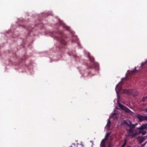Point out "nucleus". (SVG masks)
Wrapping results in <instances>:
<instances>
[{"mask_svg": "<svg viewBox=\"0 0 147 147\" xmlns=\"http://www.w3.org/2000/svg\"><path fill=\"white\" fill-rule=\"evenodd\" d=\"M100 146L101 147H106L105 141L104 140H102L100 144Z\"/></svg>", "mask_w": 147, "mask_h": 147, "instance_id": "6e6552de", "label": "nucleus"}, {"mask_svg": "<svg viewBox=\"0 0 147 147\" xmlns=\"http://www.w3.org/2000/svg\"><path fill=\"white\" fill-rule=\"evenodd\" d=\"M146 99V98H145V97H144L141 100L143 102H144L145 99Z\"/></svg>", "mask_w": 147, "mask_h": 147, "instance_id": "412c9836", "label": "nucleus"}, {"mask_svg": "<svg viewBox=\"0 0 147 147\" xmlns=\"http://www.w3.org/2000/svg\"><path fill=\"white\" fill-rule=\"evenodd\" d=\"M124 142L123 144L122 145L121 147H124V146L126 145L127 143V139H125L124 140Z\"/></svg>", "mask_w": 147, "mask_h": 147, "instance_id": "ddd939ff", "label": "nucleus"}, {"mask_svg": "<svg viewBox=\"0 0 147 147\" xmlns=\"http://www.w3.org/2000/svg\"><path fill=\"white\" fill-rule=\"evenodd\" d=\"M121 87H122L121 86V85H120V84L117 85V86H116V88H118L119 90H121Z\"/></svg>", "mask_w": 147, "mask_h": 147, "instance_id": "2eb2a0df", "label": "nucleus"}, {"mask_svg": "<svg viewBox=\"0 0 147 147\" xmlns=\"http://www.w3.org/2000/svg\"><path fill=\"white\" fill-rule=\"evenodd\" d=\"M142 118V120H143V121H147V116H143Z\"/></svg>", "mask_w": 147, "mask_h": 147, "instance_id": "4468645a", "label": "nucleus"}, {"mask_svg": "<svg viewBox=\"0 0 147 147\" xmlns=\"http://www.w3.org/2000/svg\"><path fill=\"white\" fill-rule=\"evenodd\" d=\"M137 71V70H136V67L135 68L134 70H133L132 71H131V73H132V74L136 72Z\"/></svg>", "mask_w": 147, "mask_h": 147, "instance_id": "a211bd4d", "label": "nucleus"}, {"mask_svg": "<svg viewBox=\"0 0 147 147\" xmlns=\"http://www.w3.org/2000/svg\"><path fill=\"white\" fill-rule=\"evenodd\" d=\"M59 24L60 25L62 26L63 28H65L66 30H70L69 27L64 24L62 20H59Z\"/></svg>", "mask_w": 147, "mask_h": 147, "instance_id": "39448f33", "label": "nucleus"}, {"mask_svg": "<svg viewBox=\"0 0 147 147\" xmlns=\"http://www.w3.org/2000/svg\"><path fill=\"white\" fill-rule=\"evenodd\" d=\"M112 143L111 142H108V147H112Z\"/></svg>", "mask_w": 147, "mask_h": 147, "instance_id": "6ab92c4d", "label": "nucleus"}, {"mask_svg": "<svg viewBox=\"0 0 147 147\" xmlns=\"http://www.w3.org/2000/svg\"><path fill=\"white\" fill-rule=\"evenodd\" d=\"M147 129V123L142 125L141 126L138 128L140 130H142Z\"/></svg>", "mask_w": 147, "mask_h": 147, "instance_id": "423d86ee", "label": "nucleus"}, {"mask_svg": "<svg viewBox=\"0 0 147 147\" xmlns=\"http://www.w3.org/2000/svg\"><path fill=\"white\" fill-rule=\"evenodd\" d=\"M109 136V133H108L105 136V138L103 139L102 140H104L105 141H106L108 137Z\"/></svg>", "mask_w": 147, "mask_h": 147, "instance_id": "dca6fc26", "label": "nucleus"}, {"mask_svg": "<svg viewBox=\"0 0 147 147\" xmlns=\"http://www.w3.org/2000/svg\"><path fill=\"white\" fill-rule=\"evenodd\" d=\"M130 147V146H127V147Z\"/></svg>", "mask_w": 147, "mask_h": 147, "instance_id": "bb28decb", "label": "nucleus"}, {"mask_svg": "<svg viewBox=\"0 0 147 147\" xmlns=\"http://www.w3.org/2000/svg\"><path fill=\"white\" fill-rule=\"evenodd\" d=\"M116 115V114L115 113H114L112 114V116L113 117H115Z\"/></svg>", "mask_w": 147, "mask_h": 147, "instance_id": "4be33fe9", "label": "nucleus"}, {"mask_svg": "<svg viewBox=\"0 0 147 147\" xmlns=\"http://www.w3.org/2000/svg\"><path fill=\"white\" fill-rule=\"evenodd\" d=\"M142 130H140L138 134H140V133H142V135H145L147 132L145 131H142Z\"/></svg>", "mask_w": 147, "mask_h": 147, "instance_id": "9b49d317", "label": "nucleus"}, {"mask_svg": "<svg viewBox=\"0 0 147 147\" xmlns=\"http://www.w3.org/2000/svg\"><path fill=\"white\" fill-rule=\"evenodd\" d=\"M94 71V69L92 68L91 69V71L90 72H89L88 73V75H94L95 74V73H93V71Z\"/></svg>", "mask_w": 147, "mask_h": 147, "instance_id": "1a4fd4ad", "label": "nucleus"}, {"mask_svg": "<svg viewBox=\"0 0 147 147\" xmlns=\"http://www.w3.org/2000/svg\"><path fill=\"white\" fill-rule=\"evenodd\" d=\"M145 98H147V96L145 97Z\"/></svg>", "mask_w": 147, "mask_h": 147, "instance_id": "393cba45", "label": "nucleus"}, {"mask_svg": "<svg viewBox=\"0 0 147 147\" xmlns=\"http://www.w3.org/2000/svg\"><path fill=\"white\" fill-rule=\"evenodd\" d=\"M84 52L85 53H87L88 56L92 63V65H90L89 67L94 68L95 69H98V64L95 62L94 58L90 55L89 53H86L85 51Z\"/></svg>", "mask_w": 147, "mask_h": 147, "instance_id": "7ed1b4c3", "label": "nucleus"}, {"mask_svg": "<svg viewBox=\"0 0 147 147\" xmlns=\"http://www.w3.org/2000/svg\"><path fill=\"white\" fill-rule=\"evenodd\" d=\"M82 144H78L77 145V147H82Z\"/></svg>", "mask_w": 147, "mask_h": 147, "instance_id": "5701e85b", "label": "nucleus"}, {"mask_svg": "<svg viewBox=\"0 0 147 147\" xmlns=\"http://www.w3.org/2000/svg\"><path fill=\"white\" fill-rule=\"evenodd\" d=\"M146 112L147 113V109H146Z\"/></svg>", "mask_w": 147, "mask_h": 147, "instance_id": "a878e982", "label": "nucleus"}, {"mask_svg": "<svg viewBox=\"0 0 147 147\" xmlns=\"http://www.w3.org/2000/svg\"><path fill=\"white\" fill-rule=\"evenodd\" d=\"M119 106V107L121 109L123 110L125 107V106H123V105L119 103H118Z\"/></svg>", "mask_w": 147, "mask_h": 147, "instance_id": "f8f14e48", "label": "nucleus"}, {"mask_svg": "<svg viewBox=\"0 0 147 147\" xmlns=\"http://www.w3.org/2000/svg\"><path fill=\"white\" fill-rule=\"evenodd\" d=\"M147 63V60L144 63H142L141 64V66H142L145 65Z\"/></svg>", "mask_w": 147, "mask_h": 147, "instance_id": "aec40b11", "label": "nucleus"}, {"mask_svg": "<svg viewBox=\"0 0 147 147\" xmlns=\"http://www.w3.org/2000/svg\"><path fill=\"white\" fill-rule=\"evenodd\" d=\"M111 124V122L110 119H109L107 122V126L108 127H109Z\"/></svg>", "mask_w": 147, "mask_h": 147, "instance_id": "f3484780", "label": "nucleus"}, {"mask_svg": "<svg viewBox=\"0 0 147 147\" xmlns=\"http://www.w3.org/2000/svg\"><path fill=\"white\" fill-rule=\"evenodd\" d=\"M139 134H138L137 132L135 133H133L134 136H135L136 135Z\"/></svg>", "mask_w": 147, "mask_h": 147, "instance_id": "b1692460", "label": "nucleus"}, {"mask_svg": "<svg viewBox=\"0 0 147 147\" xmlns=\"http://www.w3.org/2000/svg\"><path fill=\"white\" fill-rule=\"evenodd\" d=\"M52 36L59 40L63 44H66L67 42L64 40V35L62 32L60 31L53 32Z\"/></svg>", "mask_w": 147, "mask_h": 147, "instance_id": "f257e3e1", "label": "nucleus"}, {"mask_svg": "<svg viewBox=\"0 0 147 147\" xmlns=\"http://www.w3.org/2000/svg\"><path fill=\"white\" fill-rule=\"evenodd\" d=\"M136 117L138 118L140 122H142L143 121V120H142V116L140 114H137Z\"/></svg>", "mask_w": 147, "mask_h": 147, "instance_id": "0eeeda50", "label": "nucleus"}, {"mask_svg": "<svg viewBox=\"0 0 147 147\" xmlns=\"http://www.w3.org/2000/svg\"><path fill=\"white\" fill-rule=\"evenodd\" d=\"M124 93L127 94L132 95L133 96H136L138 95V93L135 90H132L124 89L123 90Z\"/></svg>", "mask_w": 147, "mask_h": 147, "instance_id": "20e7f679", "label": "nucleus"}, {"mask_svg": "<svg viewBox=\"0 0 147 147\" xmlns=\"http://www.w3.org/2000/svg\"><path fill=\"white\" fill-rule=\"evenodd\" d=\"M123 110H124L125 112L128 113H129L131 112V111L129 109L126 107H125Z\"/></svg>", "mask_w": 147, "mask_h": 147, "instance_id": "9d476101", "label": "nucleus"}, {"mask_svg": "<svg viewBox=\"0 0 147 147\" xmlns=\"http://www.w3.org/2000/svg\"><path fill=\"white\" fill-rule=\"evenodd\" d=\"M137 125V123L135 124L131 123V122L129 120H124L122 123V125H127L129 127V129L128 131L130 133H132L133 131V129H134L136 125Z\"/></svg>", "mask_w": 147, "mask_h": 147, "instance_id": "f03ea898", "label": "nucleus"}]
</instances>
